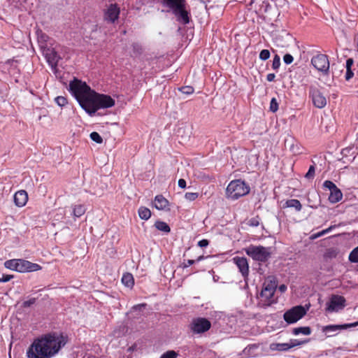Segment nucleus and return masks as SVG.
Listing matches in <instances>:
<instances>
[{"label": "nucleus", "mask_w": 358, "mask_h": 358, "mask_svg": "<svg viewBox=\"0 0 358 358\" xmlns=\"http://www.w3.org/2000/svg\"><path fill=\"white\" fill-rule=\"evenodd\" d=\"M62 334L51 332L35 338L26 352L27 358H52L66 345Z\"/></svg>", "instance_id": "obj_1"}, {"label": "nucleus", "mask_w": 358, "mask_h": 358, "mask_svg": "<svg viewBox=\"0 0 358 358\" xmlns=\"http://www.w3.org/2000/svg\"><path fill=\"white\" fill-rule=\"evenodd\" d=\"M80 107L93 116L101 108H108L115 106V100L109 95L99 94L94 90H91L80 102Z\"/></svg>", "instance_id": "obj_2"}, {"label": "nucleus", "mask_w": 358, "mask_h": 358, "mask_svg": "<svg viewBox=\"0 0 358 358\" xmlns=\"http://www.w3.org/2000/svg\"><path fill=\"white\" fill-rule=\"evenodd\" d=\"M162 3L172 11L178 22L182 24L189 23L191 15L187 9L186 0H164Z\"/></svg>", "instance_id": "obj_3"}, {"label": "nucleus", "mask_w": 358, "mask_h": 358, "mask_svg": "<svg viewBox=\"0 0 358 358\" xmlns=\"http://www.w3.org/2000/svg\"><path fill=\"white\" fill-rule=\"evenodd\" d=\"M277 288L275 280H266L264 284L262 289L258 296V306L260 308H266L276 302L274 299V294Z\"/></svg>", "instance_id": "obj_4"}, {"label": "nucleus", "mask_w": 358, "mask_h": 358, "mask_svg": "<svg viewBox=\"0 0 358 358\" xmlns=\"http://www.w3.org/2000/svg\"><path fill=\"white\" fill-rule=\"evenodd\" d=\"M250 188L245 181L241 180H231L227 187L226 196L228 199L236 200L250 192Z\"/></svg>", "instance_id": "obj_5"}, {"label": "nucleus", "mask_w": 358, "mask_h": 358, "mask_svg": "<svg viewBox=\"0 0 358 358\" xmlns=\"http://www.w3.org/2000/svg\"><path fill=\"white\" fill-rule=\"evenodd\" d=\"M245 251L252 259L264 263L271 258L272 254L271 248H266L262 245H250L245 249Z\"/></svg>", "instance_id": "obj_6"}, {"label": "nucleus", "mask_w": 358, "mask_h": 358, "mask_svg": "<svg viewBox=\"0 0 358 358\" xmlns=\"http://www.w3.org/2000/svg\"><path fill=\"white\" fill-rule=\"evenodd\" d=\"M69 90L78 102H80L92 90L86 83L75 78L69 83Z\"/></svg>", "instance_id": "obj_7"}, {"label": "nucleus", "mask_w": 358, "mask_h": 358, "mask_svg": "<svg viewBox=\"0 0 358 358\" xmlns=\"http://www.w3.org/2000/svg\"><path fill=\"white\" fill-rule=\"evenodd\" d=\"M313 66L324 76L329 73L330 63L328 55L322 53H317L310 60Z\"/></svg>", "instance_id": "obj_8"}, {"label": "nucleus", "mask_w": 358, "mask_h": 358, "mask_svg": "<svg viewBox=\"0 0 358 358\" xmlns=\"http://www.w3.org/2000/svg\"><path fill=\"white\" fill-rule=\"evenodd\" d=\"M189 327L193 334H202L210 329L211 323L206 318L196 317L192 319Z\"/></svg>", "instance_id": "obj_9"}, {"label": "nucleus", "mask_w": 358, "mask_h": 358, "mask_svg": "<svg viewBox=\"0 0 358 358\" xmlns=\"http://www.w3.org/2000/svg\"><path fill=\"white\" fill-rule=\"evenodd\" d=\"M306 313V310L301 306H294L284 313V320L289 324L296 322Z\"/></svg>", "instance_id": "obj_10"}, {"label": "nucleus", "mask_w": 358, "mask_h": 358, "mask_svg": "<svg viewBox=\"0 0 358 358\" xmlns=\"http://www.w3.org/2000/svg\"><path fill=\"white\" fill-rule=\"evenodd\" d=\"M309 96L312 99L313 103L316 108H323L327 105L326 97L315 86H310Z\"/></svg>", "instance_id": "obj_11"}, {"label": "nucleus", "mask_w": 358, "mask_h": 358, "mask_svg": "<svg viewBox=\"0 0 358 358\" xmlns=\"http://www.w3.org/2000/svg\"><path fill=\"white\" fill-rule=\"evenodd\" d=\"M120 8L117 3H110L103 10V20L108 23L114 24L119 18Z\"/></svg>", "instance_id": "obj_12"}, {"label": "nucleus", "mask_w": 358, "mask_h": 358, "mask_svg": "<svg viewBox=\"0 0 358 358\" xmlns=\"http://www.w3.org/2000/svg\"><path fill=\"white\" fill-rule=\"evenodd\" d=\"M323 187L330 191V194L329 196V201L330 203H336L342 199V192L332 181L325 180L323 183Z\"/></svg>", "instance_id": "obj_13"}, {"label": "nucleus", "mask_w": 358, "mask_h": 358, "mask_svg": "<svg viewBox=\"0 0 358 358\" xmlns=\"http://www.w3.org/2000/svg\"><path fill=\"white\" fill-rule=\"evenodd\" d=\"M358 326V322H355L353 323L349 324H329L327 326H324L322 328V331L327 334V337H331L336 336L337 334H334V332L339 331L347 329L351 327H355Z\"/></svg>", "instance_id": "obj_14"}, {"label": "nucleus", "mask_w": 358, "mask_h": 358, "mask_svg": "<svg viewBox=\"0 0 358 358\" xmlns=\"http://www.w3.org/2000/svg\"><path fill=\"white\" fill-rule=\"evenodd\" d=\"M345 299L339 295H333L327 306V311L333 312L342 309L345 306Z\"/></svg>", "instance_id": "obj_15"}, {"label": "nucleus", "mask_w": 358, "mask_h": 358, "mask_svg": "<svg viewBox=\"0 0 358 358\" xmlns=\"http://www.w3.org/2000/svg\"><path fill=\"white\" fill-rule=\"evenodd\" d=\"M233 262L238 268L242 276L244 279L248 278L249 275V264L248 259L243 257H234L233 258Z\"/></svg>", "instance_id": "obj_16"}, {"label": "nucleus", "mask_w": 358, "mask_h": 358, "mask_svg": "<svg viewBox=\"0 0 358 358\" xmlns=\"http://www.w3.org/2000/svg\"><path fill=\"white\" fill-rule=\"evenodd\" d=\"M13 200L15 206L23 207L27 203L28 194L25 190H19L15 193Z\"/></svg>", "instance_id": "obj_17"}, {"label": "nucleus", "mask_w": 358, "mask_h": 358, "mask_svg": "<svg viewBox=\"0 0 358 358\" xmlns=\"http://www.w3.org/2000/svg\"><path fill=\"white\" fill-rule=\"evenodd\" d=\"M154 206L159 210L169 209V202L162 194L157 195L153 201Z\"/></svg>", "instance_id": "obj_18"}, {"label": "nucleus", "mask_w": 358, "mask_h": 358, "mask_svg": "<svg viewBox=\"0 0 358 358\" xmlns=\"http://www.w3.org/2000/svg\"><path fill=\"white\" fill-rule=\"evenodd\" d=\"M354 64V60L352 58H348L346 60V73L345 76V78L347 81H349L353 76L354 73L352 71V66Z\"/></svg>", "instance_id": "obj_19"}, {"label": "nucleus", "mask_w": 358, "mask_h": 358, "mask_svg": "<svg viewBox=\"0 0 358 358\" xmlns=\"http://www.w3.org/2000/svg\"><path fill=\"white\" fill-rule=\"evenodd\" d=\"M122 282L127 287H133L134 285V276L130 273H125L122 278Z\"/></svg>", "instance_id": "obj_20"}, {"label": "nucleus", "mask_w": 358, "mask_h": 358, "mask_svg": "<svg viewBox=\"0 0 358 358\" xmlns=\"http://www.w3.org/2000/svg\"><path fill=\"white\" fill-rule=\"evenodd\" d=\"M296 344H289V343H273L271 345V348L273 350L278 351H286L289 349L294 347Z\"/></svg>", "instance_id": "obj_21"}, {"label": "nucleus", "mask_w": 358, "mask_h": 358, "mask_svg": "<svg viewBox=\"0 0 358 358\" xmlns=\"http://www.w3.org/2000/svg\"><path fill=\"white\" fill-rule=\"evenodd\" d=\"M138 216L141 220H148L150 218L152 213L150 210L145 206H141L138 210Z\"/></svg>", "instance_id": "obj_22"}, {"label": "nucleus", "mask_w": 358, "mask_h": 358, "mask_svg": "<svg viewBox=\"0 0 358 358\" xmlns=\"http://www.w3.org/2000/svg\"><path fill=\"white\" fill-rule=\"evenodd\" d=\"M154 225L157 230L161 231L165 234H169L171 231L169 225L165 222L157 220Z\"/></svg>", "instance_id": "obj_23"}, {"label": "nucleus", "mask_w": 358, "mask_h": 358, "mask_svg": "<svg viewBox=\"0 0 358 358\" xmlns=\"http://www.w3.org/2000/svg\"><path fill=\"white\" fill-rule=\"evenodd\" d=\"M285 207L294 208L296 211H300L302 208L301 202L298 199H289L286 201Z\"/></svg>", "instance_id": "obj_24"}, {"label": "nucleus", "mask_w": 358, "mask_h": 358, "mask_svg": "<svg viewBox=\"0 0 358 358\" xmlns=\"http://www.w3.org/2000/svg\"><path fill=\"white\" fill-rule=\"evenodd\" d=\"M86 208L82 204L75 205L73 207V215L76 217H80L85 214Z\"/></svg>", "instance_id": "obj_25"}, {"label": "nucleus", "mask_w": 358, "mask_h": 358, "mask_svg": "<svg viewBox=\"0 0 358 358\" xmlns=\"http://www.w3.org/2000/svg\"><path fill=\"white\" fill-rule=\"evenodd\" d=\"M18 272H29L30 262L24 259H18Z\"/></svg>", "instance_id": "obj_26"}, {"label": "nucleus", "mask_w": 358, "mask_h": 358, "mask_svg": "<svg viewBox=\"0 0 358 358\" xmlns=\"http://www.w3.org/2000/svg\"><path fill=\"white\" fill-rule=\"evenodd\" d=\"M293 334L295 335H299L300 334L303 335H310L311 334V329L309 327H301L294 328L293 329Z\"/></svg>", "instance_id": "obj_27"}, {"label": "nucleus", "mask_w": 358, "mask_h": 358, "mask_svg": "<svg viewBox=\"0 0 358 358\" xmlns=\"http://www.w3.org/2000/svg\"><path fill=\"white\" fill-rule=\"evenodd\" d=\"M5 266L7 268L18 271V266H19L18 259H10V260L6 261L5 262Z\"/></svg>", "instance_id": "obj_28"}, {"label": "nucleus", "mask_w": 358, "mask_h": 358, "mask_svg": "<svg viewBox=\"0 0 358 358\" xmlns=\"http://www.w3.org/2000/svg\"><path fill=\"white\" fill-rule=\"evenodd\" d=\"M50 53L46 54V57L48 58V62L51 64H57L58 62V55L57 52L54 50H50Z\"/></svg>", "instance_id": "obj_29"}, {"label": "nucleus", "mask_w": 358, "mask_h": 358, "mask_svg": "<svg viewBox=\"0 0 358 358\" xmlns=\"http://www.w3.org/2000/svg\"><path fill=\"white\" fill-rule=\"evenodd\" d=\"M261 222V218L259 215H257L254 217L250 218L247 224L250 227H258L260 224Z\"/></svg>", "instance_id": "obj_30"}, {"label": "nucleus", "mask_w": 358, "mask_h": 358, "mask_svg": "<svg viewBox=\"0 0 358 358\" xmlns=\"http://www.w3.org/2000/svg\"><path fill=\"white\" fill-rule=\"evenodd\" d=\"M349 260L353 263L358 262V246L353 249L349 255Z\"/></svg>", "instance_id": "obj_31"}, {"label": "nucleus", "mask_w": 358, "mask_h": 358, "mask_svg": "<svg viewBox=\"0 0 358 358\" xmlns=\"http://www.w3.org/2000/svg\"><path fill=\"white\" fill-rule=\"evenodd\" d=\"M90 138L96 142V143H101L103 142V138L102 137L100 136V134L96 132V131H93L90 134Z\"/></svg>", "instance_id": "obj_32"}, {"label": "nucleus", "mask_w": 358, "mask_h": 358, "mask_svg": "<svg viewBox=\"0 0 358 358\" xmlns=\"http://www.w3.org/2000/svg\"><path fill=\"white\" fill-rule=\"evenodd\" d=\"M178 354L174 350H168L163 353L160 358H177Z\"/></svg>", "instance_id": "obj_33"}, {"label": "nucleus", "mask_w": 358, "mask_h": 358, "mask_svg": "<svg viewBox=\"0 0 358 358\" xmlns=\"http://www.w3.org/2000/svg\"><path fill=\"white\" fill-rule=\"evenodd\" d=\"M269 110L273 113H275L278 110V103L275 98L271 99L270 102Z\"/></svg>", "instance_id": "obj_34"}, {"label": "nucleus", "mask_w": 358, "mask_h": 358, "mask_svg": "<svg viewBox=\"0 0 358 358\" xmlns=\"http://www.w3.org/2000/svg\"><path fill=\"white\" fill-rule=\"evenodd\" d=\"M199 195L198 192H186L185 198L189 201H193L199 197Z\"/></svg>", "instance_id": "obj_35"}, {"label": "nucleus", "mask_w": 358, "mask_h": 358, "mask_svg": "<svg viewBox=\"0 0 358 358\" xmlns=\"http://www.w3.org/2000/svg\"><path fill=\"white\" fill-rule=\"evenodd\" d=\"M315 168L314 165L309 167L308 172L305 175V178L308 180H312L315 177Z\"/></svg>", "instance_id": "obj_36"}, {"label": "nucleus", "mask_w": 358, "mask_h": 358, "mask_svg": "<svg viewBox=\"0 0 358 358\" xmlns=\"http://www.w3.org/2000/svg\"><path fill=\"white\" fill-rule=\"evenodd\" d=\"M55 102L61 107L64 106L67 104V99L62 96H59L55 98Z\"/></svg>", "instance_id": "obj_37"}, {"label": "nucleus", "mask_w": 358, "mask_h": 358, "mask_svg": "<svg viewBox=\"0 0 358 358\" xmlns=\"http://www.w3.org/2000/svg\"><path fill=\"white\" fill-rule=\"evenodd\" d=\"M280 66V58L278 55H275L273 59L272 68L274 70H278Z\"/></svg>", "instance_id": "obj_38"}, {"label": "nucleus", "mask_w": 358, "mask_h": 358, "mask_svg": "<svg viewBox=\"0 0 358 358\" xmlns=\"http://www.w3.org/2000/svg\"><path fill=\"white\" fill-rule=\"evenodd\" d=\"M270 57V52L268 50H262L259 53V59L265 61Z\"/></svg>", "instance_id": "obj_39"}, {"label": "nucleus", "mask_w": 358, "mask_h": 358, "mask_svg": "<svg viewBox=\"0 0 358 358\" xmlns=\"http://www.w3.org/2000/svg\"><path fill=\"white\" fill-rule=\"evenodd\" d=\"M36 302V298H30L29 299L23 301L22 304V307L29 308V307L31 306L32 305H34Z\"/></svg>", "instance_id": "obj_40"}, {"label": "nucleus", "mask_w": 358, "mask_h": 358, "mask_svg": "<svg viewBox=\"0 0 358 358\" xmlns=\"http://www.w3.org/2000/svg\"><path fill=\"white\" fill-rule=\"evenodd\" d=\"M180 92L185 94H192L194 93V88L192 86H185L180 88Z\"/></svg>", "instance_id": "obj_41"}, {"label": "nucleus", "mask_w": 358, "mask_h": 358, "mask_svg": "<svg viewBox=\"0 0 358 358\" xmlns=\"http://www.w3.org/2000/svg\"><path fill=\"white\" fill-rule=\"evenodd\" d=\"M283 61L286 64H290L294 61V57L290 54H285L283 57Z\"/></svg>", "instance_id": "obj_42"}, {"label": "nucleus", "mask_w": 358, "mask_h": 358, "mask_svg": "<svg viewBox=\"0 0 358 358\" xmlns=\"http://www.w3.org/2000/svg\"><path fill=\"white\" fill-rule=\"evenodd\" d=\"M335 227H336L335 225L330 226L329 228L320 231L319 233H317V234L315 236V237H320V236H322L330 232L334 228H335Z\"/></svg>", "instance_id": "obj_43"}, {"label": "nucleus", "mask_w": 358, "mask_h": 358, "mask_svg": "<svg viewBox=\"0 0 358 358\" xmlns=\"http://www.w3.org/2000/svg\"><path fill=\"white\" fill-rule=\"evenodd\" d=\"M41 269V266L39 264L30 262L29 272L30 271H38Z\"/></svg>", "instance_id": "obj_44"}, {"label": "nucleus", "mask_w": 358, "mask_h": 358, "mask_svg": "<svg viewBox=\"0 0 358 358\" xmlns=\"http://www.w3.org/2000/svg\"><path fill=\"white\" fill-rule=\"evenodd\" d=\"M132 48L135 53L141 54L142 52L141 46L137 43H134L132 45Z\"/></svg>", "instance_id": "obj_45"}, {"label": "nucleus", "mask_w": 358, "mask_h": 358, "mask_svg": "<svg viewBox=\"0 0 358 358\" xmlns=\"http://www.w3.org/2000/svg\"><path fill=\"white\" fill-rule=\"evenodd\" d=\"M13 278L12 275H3L0 278V282H6L10 280Z\"/></svg>", "instance_id": "obj_46"}, {"label": "nucleus", "mask_w": 358, "mask_h": 358, "mask_svg": "<svg viewBox=\"0 0 358 358\" xmlns=\"http://www.w3.org/2000/svg\"><path fill=\"white\" fill-rule=\"evenodd\" d=\"M209 245V241L207 239H202L198 242V245L201 248L207 247Z\"/></svg>", "instance_id": "obj_47"}, {"label": "nucleus", "mask_w": 358, "mask_h": 358, "mask_svg": "<svg viewBox=\"0 0 358 358\" xmlns=\"http://www.w3.org/2000/svg\"><path fill=\"white\" fill-rule=\"evenodd\" d=\"M195 263V260L193 259H188L186 262H184L183 264V268H187L190 266L191 265L194 264Z\"/></svg>", "instance_id": "obj_48"}, {"label": "nucleus", "mask_w": 358, "mask_h": 358, "mask_svg": "<svg viewBox=\"0 0 358 358\" xmlns=\"http://www.w3.org/2000/svg\"><path fill=\"white\" fill-rule=\"evenodd\" d=\"M178 186L182 189L186 187V181L185 179L180 178L178 180Z\"/></svg>", "instance_id": "obj_49"}, {"label": "nucleus", "mask_w": 358, "mask_h": 358, "mask_svg": "<svg viewBox=\"0 0 358 358\" xmlns=\"http://www.w3.org/2000/svg\"><path fill=\"white\" fill-rule=\"evenodd\" d=\"M275 75L274 73H268L267 76H266V80L268 81V82H272L275 80Z\"/></svg>", "instance_id": "obj_50"}, {"label": "nucleus", "mask_w": 358, "mask_h": 358, "mask_svg": "<svg viewBox=\"0 0 358 358\" xmlns=\"http://www.w3.org/2000/svg\"><path fill=\"white\" fill-rule=\"evenodd\" d=\"M208 256H204V255H200V256H199V257H197V259L195 260V262H200V261H201V260H203V259H206V258H208Z\"/></svg>", "instance_id": "obj_51"}, {"label": "nucleus", "mask_w": 358, "mask_h": 358, "mask_svg": "<svg viewBox=\"0 0 358 358\" xmlns=\"http://www.w3.org/2000/svg\"><path fill=\"white\" fill-rule=\"evenodd\" d=\"M287 289V286L285 285H281L279 286V290L281 292H285V290Z\"/></svg>", "instance_id": "obj_52"}, {"label": "nucleus", "mask_w": 358, "mask_h": 358, "mask_svg": "<svg viewBox=\"0 0 358 358\" xmlns=\"http://www.w3.org/2000/svg\"><path fill=\"white\" fill-rule=\"evenodd\" d=\"M145 304H142V305H138L136 306H134V308H136V307H138V306H145Z\"/></svg>", "instance_id": "obj_53"}, {"label": "nucleus", "mask_w": 358, "mask_h": 358, "mask_svg": "<svg viewBox=\"0 0 358 358\" xmlns=\"http://www.w3.org/2000/svg\"><path fill=\"white\" fill-rule=\"evenodd\" d=\"M357 50H358V36H357Z\"/></svg>", "instance_id": "obj_54"}, {"label": "nucleus", "mask_w": 358, "mask_h": 358, "mask_svg": "<svg viewBox=\"0 0 358 358\" xmlns=\"http://www.w3.org/2000/svg\"><path fill=\"white\" fill-rule=\"evenodd\" d=\"M164 0H162V1L163 2Z\"/></svg>", "instance_id": "obj_55"}, {"label": "nucleus", "mask_w": 358, "mask_h": 358, "mask_svg": "<svg viewBox=\"0 0 358 358\" xmlns=\"http://www.w3.org/2000/svg\"><path fill=\"white\" fill-rule=\"evenodd\" d=\"M357 75H358V71H357Z\"/></svg>", "instance_id": "obj_56"}]
</instances>
